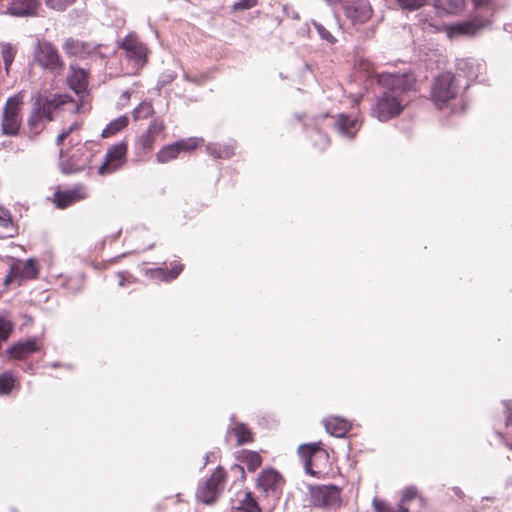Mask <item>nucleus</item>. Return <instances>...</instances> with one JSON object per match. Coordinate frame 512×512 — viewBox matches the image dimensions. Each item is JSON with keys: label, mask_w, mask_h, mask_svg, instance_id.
<instances>
[{"label": "nucleus", "mask_w": 512, "mask_h": 512, "mask_svg": "<svg viewBox=\"0 0 512 512\" xmlns=\"http://www.w3.org/2000/svg\"><path fill=\"white\" fill-rule=\"evenodd\" d=\"M340 501V490L335 485H319L310 489V503L315 507L336 508Z\"/></svg>", "instance_id": "8"}, {"label": "nucleus", "mask_w": 512, "mask_h": 512, "mask_svg": "<svg viewBox=\"0 0 512 512\" xmlns=\"http://www.w3.org/2000/svg\"><path fill=\"white\" fill-rule=\"evenodd\" d=\"M37 342L30 338L24 342H17L7 349V354L13 359H23L38 350Z\"/></svg>", "instance_id": "24"}, {"label": "nucleus", "mask_w": 512, "mask_h": 512, "mask_svg": "<svg viewBox=\"0 0 512 512\" xmlns=\"http://www.w3.org/2000/svg\"><path fill=\"white\" fill-rule=\"evenodd\" d=\"M203 139L189 138L187 140H180L173 144L163 147L156 155L158 162L167 163L172 159L177 158L180 151H189L195 149Z\"/></svg>", "instance_id": "15"}, {"label": "nucleus", "mask_w": 512, "mask_h": 512, "mask_svg": "<svg viewBox=\"0 0 512 512\" xmlns=\"http://www.w3.org/2000/svg\"><path fill=\"white\" fill-rule=\"evenodd\" d=\"M311 460L305 459V470L307 473L313 475V471L311 470Z\"/></svg>", "instance_id": "47"}, {"label": "nucleus", "mask_w": 512, "mask_h": 512, "mask_svg": "<svg viewBox=\"0 0 512 512\" xmlns=\"http://www.w3.org/2000/svg\"><path fill=\"white\" fill-rule=\"evenodd\" d=\"M334 118L333 129L337 135L345 140H353L361 128L358 118L344 113H339Z\"/></svg>", "instance_id": "14"}, {"label": "nucleus", "mask_w": 512, "mask_h": 512, "mask_svg": "<svg viewBox=\"0 0 512 512\" xmlns=\"http://www.w3.org/2000/svg\"><path fill=\"white\" fill-rule=\"evenodd\" d=\"M473 1H474V5L477 9H480L489 4V0H473Z\"/></svg>", "instance_id": "46"}, {"label": "nucleus", "mask_w": 512, "mask_h": 512, "mask_svg": "<svg viewBox=\"0 0 512 512\" xmlns=\"http://www.w3.org/2000/svg\"><path fill=\"white\" fill-rule=\"evenodd\" d=\"M85 198L81 189H71L66 191H56L54 193V203L57 208L64 209L72 203Z\"/></svg>", "instance_id": "25"}, {"label": "nucleus", "mask_w": 512, "mask_h": 512, "mask_svg": "<svg viewBox=\"0 0 512 512\" xmlns=\"http://www.w3.org/2000/svg\"><path fill=\"white\" fill-rule=\"evenodd\" d=\"M78 127V123L74 122L68 127V130L72 133L74 130L78 129Z\"/></svg>", "instance_id": "50"}, {"label": "nucleus", "mask_w": 512, "mask_h": 512, "mask_svg": "<svg viewBox=\"0 0 512 512\" xmlns=\"http://www.w3.org/2000/svg\"><path fill=\"white\" fill-rule=\"evenodd\" d=\"M325 430L330 435L342 438L349 432L351 424L344 418L331 416L323 420Z\"/></svg>", "instance_id": "22"}, {"label": "nucleus", "mask_w": 512, "mask_h": 512, "mask_svg": "<svg viewBox=\"0 0 512 512\" xmlns=\"http://www.w3.org/2000/svg\"><path fill=\"white\" fill-rule=\"evenodd\" d=\"M152 113H153L152 105L147 102H142L133 110L132 115L135 120H139V119L147 118Z\"/></svg>", "instance_id": "36"}, {"label": "nucleus", "mask_w": 512, "mask_h": 512, "mask_svg": "<svg viewBox=\"0 0 512 512\" xmlns=\"http://www.w3.org/2000/svg\"><path fill=\"white\" fill-rule=\"evenodd\" d=\"M396 1L402 9H406L409 11H413V10L420 8L426 2V0H396Z\"/></svg>", "instance_id": "40"}, {"label": "nucleus", "mask_w": 512, "mask_h": 512, "mask_svg": "<svg viewBox=\"0 0 512 512\" xmlns=\"http://www.w3.org/2000/svg\"><path fill=\"white\" fill-rule=\"evenodd\" d=\"M0 226L7 230L4 237H13L17 233V228L13 224L11 214L5 208H0Z\"/></svg>", "instance_id": "33"}, {"label": "nucleus", "mask_w": 512, "mask_h": 512, "mask_svg": "<svg viewBox=\"0 0 512 512\" xmlns=\"http://www.w3.org/2000/svg\"><path fill=\"white\" fill-rule=\"evenodd\" d=\"M284 483L280 473L274 469L264 470L257 479L258 487L267 495L277 494Z\"/></svg>", "instance_id": "16"}, {"label": "nucleus", "mask_w": 512, "mask_h": 512, "mask_svg": "<svg viewBox=\"0 0 512 512\" xmlns=\"http://www.w3.org/2000/svg\"><path fill=\"white\" fill-rule=\"evenodd\" d=\"M183 265L175 261L171 263V269L167 267H159L151 271V277L156 280L170 282L177 278L182 272Z\"/></svg>", "instance_id": "26"}, {"label": "nucleus", "mask_w": 512, "mask_h": 512, "mask_svg": "<svg viewBox=\"0 0 512 512\" xmlns=\"http://www.w3.org/2000/svg\"><path fill=\"white\" fill-rule=\"evenodd\" d=\"M1 56L4 62V67L7 73H9L11 65L15 59L17 48L10 43H0Z\"/></svg>", "instance_id": "31"}, {"label": "nucleus", "mask_w": 512, "mask_h": 512, "mask_svg": "<svg viewBox=\"0 0 512 512\" xmlns=\"http://www.w3.org/2000/svg\"><path fill=\"white\" fill-rule=\"evenodd\" d=\"M134 71L141 69L147 61V48L134 35H127L119 44Z\"/></svg>", "instance_id": "7"}, {"label": "nucleus", "mask_w": 512, "mask_h": 512, "mask_svg": "<svg viewBox=\"0 0 512 512\" xmlns=\"http://www.w3.org/2000/svg\"><path fill=\"white\" fill-rule=\"evenodd\" d=\"M20 384L12 371L0 374V395L8 396L14 389H19Z\"/></svg>", "instance_id": "28"}, {"label": "nucleus", "mask_w": 512, "mask_h": 512, "mask_svg": "<svg viewBox=\"0 0 512 512\" xmlns=\"http://www.w3.org/2000/svg\"><path fill=\"white\" fill-rule=\"evenodd\" d=\"M415 76L410 71L388 72L378 75L382 91L371 106V115L380 122L399 116L411 101L410 93L415 86Z\"/></svg>", "instance_id": "1"}, {"label": "nucleus", "mask_w": 512, "mask_h": 512, "mask_svg": "<svg viewBox=\"0 0 512 512\" xmlns=\"http://www.w3.org/2000/svg\"><path fill=\"white\" fill-rule=\"evenodd\" d=\"M312 25L316 29L321 40L326 41L328 44L333 45L337 42V39L323 24L313 20Z\"/></svg>", "instance_id": "35"}, {"label": "nucleus", "mask_w": 512, "mask_h": 512, "mask_svg": "<svg viewBox=\"0 0 512 512\" xmlns=\"http://www.w3.org/2000/svg\"><path fill=\"white\" fill-rule=\"evenodd\" d=\"M503 405L505 408V424L509 426L512 424V400H504Z\"/></svg>", "instance_id": "43"}, {"label": "nucleus", "mask_w": 512, "mask_h": 512, "mask_svg": "<svg viewBox=\"0 0 512 512\" xmlns=\"http://www.w3.org/2000/svg\"><path fill=\"white\" fill-rule=\"evenodd\" d=\"M22 104V92H19L7 99L1 117V131L3 135H18L22 123V118L20 116V109Z\"/></svg>", "instance_id": "4"}, {"label": "nucleus", "mask_w": 512, "mask_h": 512, "mask_svg": "<svg viewBox=\"0 0 512 512\" xmlns=\"http://www.w3.org/2000/svg\"><path fill=\"white\" fill-rule=\"evenodd\" d=\"M236 142L229 140L228 142L218 143L210 142L206 145V152L214 159H230L235 154Z\"/></svg>", "instance_id": "20"}, {"label": "nucleus", "mask_w": 512, "mask_h": 512, "mask_svg": "<svg viewBox=\"0 0 512 512\" xmlns=\"http://www.w3.org/2000/svg\"><path fill=\"white\" fill-rule=\"evenodd\" d=\"M416 499L419 501L421 506L425 505L424 498L418 495V490L415 486H408L404 488L399 500V512H409V503Z\"/></svg>", "instance_id": "27"}, {"label": "nucleus", "mask_w": 512, "mask_h": 512, "mask_svg": "<svg viewBox=\"0 0 512 512\" xmlns=\"http://www.w3.org/2000/svg\"><path fill=\"white\" fill-rule=\"evenodd\" d=\"M32 108L27 118L28 137L34 140L43 129L46 122L55 119V113L60 111L66 104L74 106V110L78 107L68 94L60 93H41L37 92L32 95Z\"/></svg>", "instance_id": "2"}, {"label": "nucleus", "mask_w": 512, "mask_h": 512, "mask_svg": "<svg viewBox=\"0 0 512 512\" xmlns=\"http://www.w3.org/2000/svg\"><path fill=\"white\" fill-rule=\"evenodd\" d=\"M64 140H65V139H64L63 135L59 134V135L57 136V138H56V145H58V146H59V145H61V144L63 143V141H64Z\"/></svg>", "instance_id": "51"}, {"label": "nucleus", "mask_w": 512, "mask_h": 512, "mask_svg": "<svg viewBox=\"0 0 512 512\" xmlns=\"http://www.w3.org/2000/svg\"><path fill=\"white\" fill-rule=\"evenodd\" d=\"M184 78H185V80H187V81L195 82V80H194V79H192V78H191L190 76H188L187 74H184Z\"/></svg>", "instance_id": "56"}, {"label": "nucleus", "mask_w": 512, "mask_h": 512, "mask_svg": "<svg viewBox=\"0 0 512 512\" xmlns=\"http://www.w3.org/2000/svg\"><path fill=\"white\" fill-rule=\"evenodd\" d=\"M101 45L83 42L69 38L65 41L63 49L69 56L80 59H96L103 58L104 55L100 51Z\"/></svg>", "instance_id": "10"}, {"label": "nucleus", "mask_w": 512, "mask_h": 512, "mask_svg": "<svg viewBox=\"0 0 512 512\" xmlns=\"http://www.w3.org/2000/svg\"><path fill=\"white\" fill-rule=\"evenodd\" d=\"M243 462L249 471L254 472L257 468H259L261 466L262 458H261L260 454L257 452L244 451L243 452Z\"/></svg>", "instance_id": "34"}, {"label": "nucleus", "mask_w": 512, "mask_h": 512, "mask_svg": "<svg viewBox=\"0 0 512 512\" xmlns=\"http://www.w3.org/2000/svg\"><path fill=\"white\" fill-rule=\"evenodd\" d=\"M226 473L222 467H217L212 475L199 482L196 497L204 504L211 505L216 502L224 489Z\"/></svg>", "instance_id": "6"}, {"label": "nucleus", "mask_w": 512, "mask_h": 512, "mask_svg": "<svg viewBox=\"0 0 512 512\" xmlns=\"http://www.w3.org/2000/svg\"><path fill=\"white\" fill-rule=\"evenodd\" d=\"M15 279H19V276H18V274H14L13 273V264H11L10 269H9V273L6 275V277L4 279V285L5 286L10 285V283L12 281H14Z\"/></svg>", "instance_id": "44"}, {"label": "nucleus", "mask_w": 512, "mask_h": 512, "mask_svg": "<svg viewBox=\"0 0 512 512\" xmlns=\"http://www.w3.org/2000/svg\"><path fill=\"white\" fill-rule=\"evenodd\" d=\"M123 95H124V97H129L128 92H124V94H123Z\"/></svg>", "instance_id": "59"}, {"label": "nucleus", "mask_w": 512, "mask_h": 512, "mask_svg": "<svg viewBox=\"0 0 512 512\" xmlns=\"http://www.w3.org/2000/svg\"><path fill=\"white\" fill-rule=\"evenodd\" d=\"M60 134L63 135L64 139H66L71 134V132L67 128L64 131H62Z\"/></svg>", "instance_id": "55"}, {"label": "nucleus", "mask_w": 512, "mask_h": 512, "mask_svg": "<svg viewBox=\"0 0 512 512\" xmlns=\"http://www.w3.org/2000/svg\"><path fill=\"white\" fill-rule=\"evenodd\" d=\"M484 69V64L473 58L459 59L456 63L457 73L455 77H459V81L463 85V90L467 89L471 81L476 80L481 71Z\"/></svg>", "instance_id": "13"}, {"label": "nucleus", "mask_w": 512, "mask_h": 512, "mask_svg": "<svg viewBox=\"0 0 512 512\" xmlns=\"http://www.w3.org/2000/svg\"><path fill=\"white\" fill-rule=\"evenodd\" d=\"M330 5L341 4L348 18L355 22H364L371 16L367 0H325Z\"/></svg>", "instance_id": "12"}, {"label": "nucleus", "mask_w": 512, "mask_h": 512, "mask_svg": "<svg viewBox=\"0 0 512 512\" xmlns=\"http://www.w3.org/2000/svg\"><path fill=\"white\" fill-rule=\"evenodd\" d=\"M435 5L445 13L454 14L464 6V0H435Z\"/></svg>", "instance_id": "32"}, {"label": "nucleus", "mask_w": 512, "mask_h": 512, "mask_svg": "<svg viewBox=\"0 0 512 512\" xmlns=\"http://www.w3.org/2000/svg\"><path fill=\"white\" fill-rule=\"evenodd\" d=\"M39 6V0H0V13L30 17L37 14Z\"/></svg>", "instance_id": "9"}, {"label": "nucleus", "mask_w": 512, "mask_h": 512, "mask_svg": "<svg viewBox=\"0 0 512 512\" xmlns=\"http://www.w3.org/2000/svg\"><path fill=\"white\" fill-rule=\"evenodd\" d=\"M490 20L473 18L467 21H463L455 24L451 27V32L459 35L473 36L481 29H484L490 25Z\"/></svg>", "instance_id": "18"}, {"label": "nucleus", "mask_w": 512, "mask_h": 512, "mask_svg": "<svg viewBox=\"0 0 512 512\" xmlns=\"http://www.w3.org/2000/svg\"><path fill=\"white\" fill-rule=\"evenodd\" d=\"M175 78H176L175 72L167 70L160 75V77L158 79V85L161 87H164V86L170 84Z\"/></svg>", "instance_id": "42"}, {"label": "nucleus", "mask_w": 512, "mask_h": 512, "mask_svg": "<svg viewBox=\"0 0 512 512\" xmlns=\"http://www.w3.org/2000/svg\"><path fill=\"white\" fill-rule=\"evenodd\" d=\"M83 288V279H78L77 280V285L76 286H72L70 285L68 287L69 291H71L72 293L76 294L78 292H80Z\"/></svg>", "instance_id": "45"}, {"label": "nucleus", "mask_w": 512, "mask_h": 512, "mask_svg": "<svg viewBox=\"0 0 512 512\" xmlns=\"http://www.w3.org/2000/svg\"><path fill=\"white\" fill-rule=\"evenodd\" d=\"M67 83L77 95L86 93L88 88V72L75 66L70 65V74L67 76Z\"/></svg>", "instance_id": "17"}, {"label": "nucleus", "mask_w": 512, "mask_h": 512, "mask_svg": "<svg viewBox=\"0 0 512 512\" xmlns=\"http://www.w3.org/2000/svg\"><path fill=\"white\" fill-rule=\"evenodd\" d=\"M231 469L234 471L240 472L241 474H244V469L241 465L236 464V465L232 466Z\"/></svg>", "instance_id": "48"}, {"label": "nucleus", "mask_w": 512, "mask_h": 512, "mask_svg": "<svg viewBox=\"0 0 512 512\" xmlns=\"http://www.w3.org/2000/svg\"><path fill=\"white\" fill-rule=\"evenodd\" d=\"M127 154V144L119 142L112 145L106 155L105 161L99 167L98 173L101 175L111 174L117 171L125 162Z\"/></svg>", "instance_id": "11"}, {"label": "nucleus", "mask_w": 512, "mask_h": 512, "mask_svg": "<svg viewBox=\"0 0 512 512\" xmlns=\"http://www.w3.org/2000/svg\"><path fill=\"white\" fill-rule=\"evenodd\" d=\"M375 512H399V504L394 507L387 501L375 497L372 501Z\"/></svg>", "instance_id": "38"}, {"label": "nucleus", "mask_w": 512, "mask_h": 512, "mask_svg": "<svg viewBox=\"0 0 512 512\" xmlns=\"http://www.w3.org/2000/svg\"><path fill=\"white\" fill-rule=\"evenodd\" d=\"M62 171L66 174L71 172L70 170L66 169L64 165H62Z\"/></svg>", "instance_id": "57"}, {"label": "nucleus", "mask_w": 512, "mask_h": 512, "mask_svg": "<svg viewBox=\"0 0 512 512\" xmlns=\"http://www.w3.org/2000/svg\"><path fill=\"white\" fill-rule=\"evenodd\" d=\"M164 128L165 125L161 119H153L147 131L139 138V143L142 148L145 150L151 149L157 137L163 132Z\"/></svg>", "instance_id": "23"}, {"label": "nucleus", "mask_w": 512, "mask_h": 512, "mask_svg": "<svg viewBox=\"0 0 512 512\" xmlns=\"http://www.w3.org/2000/svg\"><path fill=\"white\" fill-rule=\"evenodd\" d=\"M463 89L459 77H455L450 72L440 74L433 82L431 88V97L435 105L442 109L448 107Z\"/></svg>", "instance_id": "3"}, {"label": "nucleus", "mask_w": 512, "mask_h": 512, "mask_svg": "<svg viewBox=\"0 0 512 512\" xmlns=\"http://www.w3.org/2000/svg\"><path fill=\"white\" fill-rule=\"evenodd\" d=\"M321 443L302 444L298 448V453L304 459L311 460V457L320 450Z\"/></svg>", "instance_id": "37"}, {"label": "nucleus", "mask_w": 512, "mask_h": 512, "mask_svg": "<svg viewBox=\"0 0 512 512\" xmlns=\"http://www.w3.org/2000/svg\"><path fill=\"white\" fill-rule=\"evenodd\" d=\"M74 1L75 0H45V4L53 10L63 11L68 6L72 5Z\"/></svg>", "instance_id": "39"}, {"label": "nucleus", "mask_w": 512, "mask_h": 512, "mask_svg": "<svg viewBox=\"0 0 512 512\" xmlns=\"http://www.w3.org/2000/svg\"><path fill=\"white\" fill-rule=\"evenodd\" d=\"M129 123V118L126 115L119 116L112 120L102 131L103 138H109L124 129Z\"/></svg>", "instance_id": "30"}, {"label": "nucleus", "mask_w": 512, "mask_h": 512, "mask_svg": "<svg viewBox=\"0 0 512 512\" xmlns=\"http://www.w3.org/2000/svg\"><path fill=\"white\" fill-rule=\"evenodd\" d=\"M453 491H454V493H455L458 497H462L463 492H462L459 488L454 487V488H453Z\"/></svg>", "instance_id": "53"}, {"label": "nucleus", "mask_w": 512, "mask_h": 512, "mask_svg": "<svg viewBox=\"0 0 512 512\" xmlns=\"http://www.w3.org/2000/svg\"><path fill=\"white\" fill-rule=\"evenodd\" d=\"M256 5H257V0H239L234 3L233 10L243 11V10L253 8Z\"/></svg>", "instance_id": "41"}, {"label": "nucleus", "mask_w": 512, "mask_h": 512, "mask_svg": "<svg viewBox=\"0 0 512 512\" xmlns=\"http://www.w3.org/2000/svg\"><path fill=\"white\" fill-rule=\"evenodd\" d=\"M60 134L63 135L64 139H66L71 134V132L67 128L64 131H62Z\"/></svg>", "instance_id": "54"}, {"label": "nucleus", "mask_w": 512, "mask_h": 512, "mask_svg": "<svg viewBox=\"0 0 512 512\" xmlns=\"http://www.w3.org/2000/svg\"><path fill=\"white\" fill-rule=\"evenodd\" d=\"M13 264V273L18 274L19 280H32L38 278V262L34 258L25 261H16Z\"/></svg>", "instance_id": "19"}, {"label": "nucleus", "mask_w": 512, "mask_h": 512, "mask_svg": "<svg viewBox=\"0 0 512 512\" xmlns=\"http://www.w3.org/2000/svg\"><path fill=\"white\" fill-rule=\"evenodd\" d=\"M35 62L54 76H59L64 70V62L56 47L47 41L38 42L34 50Z\"/></svg>", "instance_id": "5"}, {"label": "nucleus", "mask_w": 512, "mask_h": 512, "mask_svg": "<svg viewBox=\"0 0 512 512\" xmlns=\"http://www.w3.org/2000/svg\"><path fill=\"white\" fill-rule=\"evenodd\" d=\"M120 234H121V229H119L115 234H113V235L111 236V240H112V241L117 240V239H118V237L120 236Z\"/></svg>", "instance_id": "52"}, {"label": "nucleus", "mask_w": 512, "mask_h": 512, "mask_svg": "<svg viewBox=\"0 0 512 512\" xmlns=\"http://www.w3.org/2000/svg\"><path fill=\"white\" fill-rule=\"evenodd\" d=\"M509 448H510V450H512V443L510 444Z\"/></svg>", "instance_id": "60"}, {"label": "nucleus", "mask_w": 512, "mask_h": 512, "mask_svg": "<svg viewBox=\"0 0 512 512\" xmlns=\"http://www.w3.org/2000/svg\"><path fill=\"white\" fill-rule=\"evenodd\" d=\"M117 276L119 278V285L120 286H124V282H125L124 274L123 273H118Z\"/></svg>", "instance_id": "49"}, {"label": "nucleus", "mask_w": 512, "mask_h": 512, "mask_svg": "<svg viewBox=\"0 0 512 512\" xmlns=\"http://www.w3.org/2000/svg\"><path fill=\"white\" fill-rule=\"evenodd\" d=\"M234 435L236 437V445L241 446L253 441L252 433L246 424L235 421V416H231V425L226 434V441L229 437Z\"/></svg>", "instance_id": "21"}, {"label": "nucleus", "mask_w": 512, "mask_h": 512, "mask_svg": "<svg viewBox=\"0 0 512 512\" xmlns=\"http://www.w3.org/2000/svg\"><path fill=\"white\" fill-rule=\"evenodd\" d=\"M234 512H261L259 505L251 492H244L243 497L238 500Z\"/></svg>", "instance_id": "29"}, {"label": "nucleus", "mask_w": 512, "mask_h": 512, "mask_svg": "<svg viewBox=\"0 0 512 512\" xmlns=\"http://www.w3.org/2000/svg\"><path fill=\"white\" fill-rule=\"evenodd\" d=\"M292 17H293L294 19H299V15H298V13H292Z\"/></svg>", "instance_id": "58"}]
</instances>
